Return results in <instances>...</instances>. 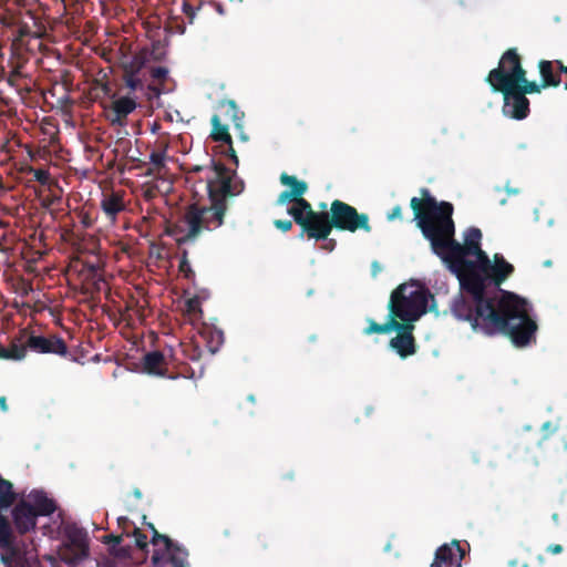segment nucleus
Instances as JSON below:
<instances>
[{
  "mask_svg": "<svg viewBox=\"0 0 567 567\" xmlns=\"http://www.w3.org/2000/svg\"><path fill=\"white\" fill-rule=\"evenodd\" d=\"M274 225L277 229L281 230L282 233H287L292 228V221L289 219H276L274 221Z\"/></svg>",
  "mask_w": 567,
  "mask_h": 567,
  "instance_id": "obj_41",
  "label": "nucleus"
},
{
  "mask_svg": "<svg viewBox=\"0 0 567 567\" xmlns=\"http://www.w3.org/2000/svg\"><path fill=\"white\" fill-rule=\"evenodd\" d=\"M212 132L210 137L215 142H221L225 144H231V135L229 134L228 126L223 124L219 115L214 114L210 120Z\"/></svg>",
  "mask_w": 567,
  "mask_h": 567,
  "instance_id": "obj_26",
  "label": "nucleus"
},
{
  "mask_svg": "<svg viewBox=\"0 0 567 567\" xmlns=\"http://www.w3.org/2000/svg\"><path fill=\"white\" fill-rule=\"evenodd\" d=\"M178 270L186 279H193L195 277V272L190 267L189 260H188V251L186 249H183L181 251V258H179V265Z\"/></svg>",
  "mask_w": 567,
  "mask_h": 567,
  "instance_id": "obj_32",
  "label": "nucleus"
},
{
  "mask_svg": "<svg viewBox=\"0 0 567 567\" xmlns=\"http://www.w3.org/2000/svg\"><path fill=\"white\" fill-rule=\"evenodd\" d=\"M539 74L542 76L543 87H557L561 79L559 73L554 72V62L548 60H540L538 63Z\"/></svg>",
  "mask_w": 567,
  "mask_h": 567,
  "instance_id": "obj_23",
  "label": "nucleus"
},
{
  "mask_svg": "<svg viewBox=\"0 0 567 567\" xmlns=\"http://www.w3.org/2000/svg\"><path fill=\"white\" fill-rule=\"evenodd\" d=\"M137 107L135 99L131 96H121L111 104L107 120L112 126H125L127 116Z\"/></svg>",
  "mask_w": 567,
  "mask_h": 567,
  "instance_id": "obj_18",
  "label": "nucleus"
},
{
  "mask_svg": "<svg viewBox=\"0 0 567 567\" xmlns=\"http://www.w3.org/2000/svg\"><path fill=\"white\" fill-rule=\"evenodd\" d=\"M206 166H202V165H194L192 166L189 169H188V173H199L202 172L203 169H205Z\"/></svg>",
  "mask_w": 567,
  "mask_h": 567,
  "instance_id": "obj_52",
  "label": "nucleus"
},
{
  "mask_svg": "<svg viewBox=\"0 0 567 567\" xmlns=\"http://www.w3.org/2000/svg\"><path fill=\"white\" fill-rule=\"evenodd\" d=\"M12 518L20 535L33 530L37 526V514L32 509L31 502H19L12 509Z\"/></svg>",
  "mask_w": 567,
  "mask_h": 567,
  "instance_id": "obj_17",
  "label": "nucleus"
},
{
  "mask_svg": "<svg viewBox=\"0 0 567 567\" xmlns=\"http://www.w3.org/2000/svg\"><path fill=\"white\" fill-rule=\"evenodd\" d=\"M14 497L12 484L0 477V511L11 506L14 502Z\"/></svg>",
  "mask_w": 567,
  "mask_h": 567,
  "instance_id": "obj_28",
  "label": "nucleus"
},
{
  "mask_svg": "<svg viewBox=\"0 0 567 567\" xmlns=\"http://www.w3.org/2000/svg\"><path fill=\"white\" fill-rule=\"evenodd\" d=\"M368 326L363 329L365 336L373 333L385 334L390 333L399 326V321L393 319V316L388 315V320L384 323H378L373 319H367Z\"/></svg>",
  "mask_w": 567,
  "mask_h": 567,
  "instance_id": "obj_24",
  "label": "nucleus"
},
{
  "mask_svg": "<svg viewBox=\"0 0 567 567\" xmlns=\"http://www.w3.org/2000/svg\"><path fill=\"white\" fill-rule=\"evenodd\" d=\"M248 399H249L251 402H254V400H255L254 395H249V398H248Z\"/></svg>",
  "mask_w": 567,
  "mask_h": 567,
  "instance_id": "obj_58",
  "label": "nucleus"
},
{
  "mask_svg": "<svg viewBox=\"0 0 567 567\" xmlns=\"http://www.w3.org/2000/svg\"><path fill=\"white\" fill-rule=\"evenodd\" d=\"M515 89L523 93L524 96L526 94L540 93L542 89H544L540 84H537L535 81L527 80V72L523 74V80H517L515 84Z\"/></svg>",
  "mask_w": 567,
  "mask_h": 567,
  "instance_id": "obj_30",
  "label": "nucleus"
},
{
  "mask_svg": "<svg viewBox=\"0 0 567 567\" xmlns=\"http://www.w3.org/2000/svg\"><path fill=\"white\" fill-rule=\"evenodd\" d=\"M388 309L400 323L414 324L426 312L427 291L422 287L401 284L391 292Z\"/></svg>",
  "mask_w": 567,
  "mask_h": 567,
  "instance_id": "obj_5",
  "label": "nucleus"
},
{
  "mask_svg": "<svg viewBox=\"0 0 567 567\" xmlns=\"http://www.w3.org/2000/svg\"><path fill=\"white\" fill-rule=\"evenodd\" d=\"M547 551L554 555L560 554L563 551V546L559 544H551L547 547Z\"/></svg>",
  "mask_w": 567,
  "mask_h": 567,
  "instance_id": "obj_45",
  "label": "nucleus"
},
{
  "mask_svg": "<svg viewBox=\"0 0 567 567\" xmlns=\"http://www.w3.org/2000/svg\"><path fill=\"white\" fill-rule=\"evenodd\" d=\"M83 225L85 227H90L91 226V220L87 218V217H84L83 220H82Z\"/></svg>",
  "mask_w": 567,
  "mask_h": 567,
  "instance_id": "obj_55",
  "label": "nucleus"
},
{
  "mask_svg": "<svg viewBox=\"0 0 567 567\" xmlns=\"http://www.w3.org/2000/svg\"><path fill=\"white\" fill-rule=\"evenodd\" d=\"M131 536L134 537L135 546L141 550H146L148 547L147 536L137 527H133Z\"/></svg>",
  "mask_w": 567,
  "mask_h": 567,
  "instance_id": "obj_33",
  "label": "nucleus"
},
{
  "mask_svg": "<svg viewBox=\"0 0 567 567\" xmlns=\"http://www.w3.org/2000/svg\"><path fill=\"white\" fill-rule=\"evenodd\" d=\"M123 540V535H114V534H109V535H105L103 536V543L104 544H107V545H113V546H116V545H120Z\"/></svg>",
  "mask_w": 567,
  "mask_h": 567,
  "instance_id": "obj_42",
  "label": "nucleus"
},
{
  "mask_svg": "<svg viewBox=\"0 0 567 567\" xmlns=\"http://www.w3.org/2000/svg\"><path fill=\"white\" fill-rule=\"evenodd\" d=\"M0 548L9 549L12 553L13 548V537L12 529L9 519L0 514Z\"/></svg>",
  "mask_w": 567,
  "mask_h": 567,
  "instance_id": "obj_27",
  "label": "nucleus"
},
{
  "mask_svg": "<svg viewBox=\"0 0 567 567\" xmlns=\"http://www.w3.org/2000/svg\"><path fill=\"white\" fill-rule=\"evenodd\" d=\"M492 91L503 94V113L505 116L514 120H524L528 116L529 100L515 89V84L513 86H506V89Z\"/></svg>",
  "mask_w": 567,
  "mask_h": 567,
  "instance_id": "obj_10",
  "label": "nucleus"
},
{
  "mask_svg": "<svg viewBox=\"0 0 567 567\" xmlns=\"http://www.w3.org/2000/svg\"><path fill=\"white\" fill-rule=\"evenodd\" d=\"M31 505L33 512L38 516H49L56 509L55 502L49 498L43 492H35L31 494Z\"/></svg>",
  "mask_w": 567,
  "mask_h": 567,
  "instance_id": "obj_22",
  "label": "nucleus"
},
{
  "mask_svg": "<svg viewBox=\"0 0 567 567\" xmlns=\"http://www.w3.org/2000/svg\"><path fill=\"white\" fill-rule=\"evenodd\" d=\"M33 177L37 182L41 183L42 185H45L49 183L50 179V173L47 169L43 168H32Z\"/></svg>",
  "mask_w": 567,
  "mask_h": 567,
  "instance_id": "obj_38",
  "label": "nucleus"
},
{
  "mask_svg": "<svg viewBox=\"0 0 567 567\" xmlns=\"http://www.w3.org/2000/svg\"><path fill=\"white\" fill-rule=\"evenodd\" d=\"M125 196L126 193L123 189L102 193L100 207L111 224H115L118 215L127 209Z\"/></svg>",
  "mask_w": 567,
  "mask_h": 567,
  "instance_id": "obj_14",
  "label": "nucleus"
},
{
  "mask_svg": "<svg viewBox=\"0 0 567 567\" xmlns=\"http://www.w3.org/2000/svg\"><path fill=\"white\" fill-rule=\"evenodd\" d=\"M28 346L29 350L37 353H50L60 357H65L68 354V346L65 341L56 334L44 337L30 333L28 337Z\"/></svg>",
  "mask_w": 567,
  "mask_h": 567,
  "instance_id": "obj_12",
  "label": "nucleus"
},
{
  "mask_svg": "<svg viewBox=\"0 0 567 567\" xmlns=\"http://www.w3.org/2000/svg\"><path fill=\"white\" fill-rule=\"evenodd\" d=\"M143 369L146 373L166 377L167 375V360L163 352L151 351L143 357Z\"/></svg>",
  "mask_w": 567,
  "mask_h": 567,
  "instance_id": "obj_20",
  "label": "nucleus"
},
{
  "mask_svg": "<svg viewBox=\"0 0 567 567\" xmlns=\"http://www.w3.org/2000/svg\"><path fill=\"white\" fill-rule=\"evenodd\" d=\"M122 80L125 86L128 89L130 93L145 90L146 78L122 74Z\"/></svg>",
  "mask_w": 567,
  "mask_h": 567,
  "instance_id": "obj_31",
  "label": "nucleus"
},
{
  "mask_svg": "<svg viewBox=\"0 0 567 567\" xmlns=\"http://www.w3.org/2000/svg\"><path fill=\"white\" fill-rule=\"evenodd\" d=\"M3 23L10 28V38L12 47L16 49L24 48L30 39H37L38 33L27 23L22 22L18 17L11 16L3 18Z\"/></svg>",
  "mask_w": 567,
  "mask_h": 567,
  "instance_id": "obj_16",
  "label": "nucleus"
},
{
  "mask_svg": "<svg viewBox=\"0 0 567 567\" xmlns=\"http://www.w3.org/2000/svg\"><path fill=\"white\" fill-rule=\"evenodd\" d=\"M402 217V208L400 205L394 206L390 213H388V220L392 221Z\"/></svg>",
  "mask_w": 567,
  "mask_h": 567,
  "instance_id": "obj_43",
  "label": "nucleus"
},
{
  "mask_svg": "<svg viewBox=\"0 0 567 567\" xmlns=\"http://www.w3.org/2000/svg\"><path fill=\"white\" fill-rule=\"evenodd\" d=\"M476 260H455L446 268L456 276L460 286L468 296L453 299L451 310L460 320L470 322L472 329L485 336L503 334L517 348L536 341L538 326L529 316L528 302L514 292L499 290L501 297L484 292L483 276L492 261L480 247L468 254Z\"/></svg>",
  "mask_w": 567,
  "mask_h": 567,
  "instance_id": "obj_1",
  "label": "nucleus"
},
{
  "mask_svg": "<svg viewBox=\"0 0 567 567\" xmlns=\"http://www.w3.org/2000/svg\"><path fill=\"white\" fill-rule=\"evenodd\" d=\"M146 95L147 99L151 100L152 97H159L164 93L163 84H145Z\"/></svg>",
  "mask_w": 567,
  "mask_h": 567,
  "instance_id": "obj_37",
  "label": "nucleus"
},
{
  "mask_svg": "<svg viewBox=\"0 0 567 567\" xmlns=\"http://www.w3.org/2000/svg\"><path fill=\"white\" fill-rule=\"evenodd\" d=\"M217 10H218L219 13H223V8H221L220 4L217 6Z\"/></svg>",
  "mask_w": 567,
  "mask_h": 567,
  "instance_id": "obj_57",
  "label": "nucleus"
},
{
  "mask_svg": "<svg viewBox=\"0 0 567 567\" xmlns=\"http://www.w3.org/2000/svg\"><path fill=\"white\" fill-rule=\"evenodd\" d=\"M280 183L288 186L289 189L281 192L277 198V205L292 204L287 209V213L293 218V221L305 229V223H308L316 210L311 204L303 198L308 190V184L305 181L298 179L296 176L282 173L280 175Z\"/></svg>",
  "mask_w": 567,
  "mask_h": 567,
  "instance_id": "obj_6",
  "label": "nucleus"
},
{
  "mask_svg": "<svg viewBox=\"0 0 567 567\" xmlns=\"http://www.w3.org/2000/svg\"><path fill=\"white\" fill-rule=\"evenodd\" d=\"M526 70L516 48L506 50L498 62V66L491 70L485 79L492 90H502L513 86L517 80H523Z\"/></svg>",
  "mask_w": 567,
  "mask_h": 567,
  "instance_id": "obj_7",
  "label": "nucleus"
},
{
  "mask_svg": "<svg viewBox=\"0 0 567 567\" xmlns=\"http://www.w3.org/2000/svg\"><path fill=\"white\" fill-rule=\"evenodd\" d=\"M12 357L13 355H11V353L8 351V347L4 348L0 346V359L12 360Z\"/></svg>",
  "mask_w": 567,
  "mask_h": 567,
  "instance_id": "obj_48",
  "label": "nucleus"
},
{
  "mask_svg": "<svg viewBox=\"0 0 567 567\" xmlns=\"http://www.w3.org/2000/svg\"><path fill=\"white\" fill-rule=\"evenodd\" d=\"M321 212H315L308 223H305V229L300 233L299 237L305 235L309 239L328 240L332 229L355 233L363 230L370 233L372 227L370 225L369 215L359 213L355 207L340 200L334 199L330 205V212H326L327 204H320Z\"/></svg>",
  "mask_w": 567,
  "mask_h": 567,
  "instance_id": "obj_4",
  "label": "nucleus"
},
{
  "mask_svg": "<svg viewBox=\"0 0 567 567\" xmlns=\"http://www.w3.org/2000/svg\"><path fill=\"white\" fill-rule=\"evenodd\" d=\"M152 55L153 51L147 48H143L132 56L126 58L122 62L123 74L146 78L145 69L151 61Z\"/></svg>",
  "mask_w": 567,
  "mask_h": 567,
  "instance_id": "obj_19",
  "label": "nucleus"
},
{
  "mask_svg": "<svg viewBox=\"0 0 567 567\" xmlns=\"http://www.w3.org/2000/svg\"><path fill=\"white\" fill-rule=\"evenodd\" d=\"M146 526L153 534L151 543L154 546H157L159 543L164 545L163 551L154 550L152 563L155 567H188L186 550L174 544L168 536L158 533L154 524L146 523Z\"/></svg>",
  "mask_w": 567,
  "mask_h": 567,
  "instance_id": "obj_8",
  "label": "nucleus"
},
{
  "mask_svg": "<svg viewBox=\"0 0 567 567\" xmlns=\"http://www.w3.org/2000/svg\"><path fill=\"white\" fill-rule=\"evenodd\" d=\"M464 555L465 548L461 546L460 542L452 540L436 549L431 567H462Z\"/></svg>",
  "mask_w": 567,
  "mask_h": 567,
  "instance_id": "obj_13",
  "label": "nucleus"
},
{
  "mask_svg": "<svg viewBox=\"0 0 567 567\" xmlns=\"http://www.w3.org/2000/svg\"><path fill=\"white\" fill-rule=\"evenodd\" d=\"M183 12L189 19V23H193L196 17V8L187 1L183 3Z\"/></svg>",
  "mask_w": 567,
  "mask_h": 567,
  "instance_id": "obj_40",
  "label": "nucleus"
},
{
  "mask_svg": "<svg viewBox=\"0 0 567 567\" xmlns=\"http://www.w3.org/2000/svg\"><path fill=\"white\" fill-rule=\"evenodd\" d=\"M0 410L2 412H7L8 411V404H7L6 396H0Z\"/></svg>",
  "mask_w": 567,
  "mask_h": 567,
  "instance_id": "obj_51",
  "label": "nucleus"
},
{
  "mask_svg": "<svg viewBox=\"0 0 567 567\" xmlns=\"http://www.w3.org/2000/svg\"><path fill=\"white\" fill-rule=\"evenodd\" d=\"M207 168L213 173L206 185L210 206L192 204L177 223L166 227V234L173 237L178 246L194 243L202 229L220 227L224 224L228 200L245 189V184L236 177V172L230 171L224 163L210 158Z\"/></svg>",
  "mask_w": 567,
  "mask_h": 567,
  "instance_id": "obj_2",
  "label": "nucleus"
},
{
  "mask_svg": "<svg viewBox=\"0 0 567 567\" xmlns=\"http://www.w3.org/2000/svg\"><path fill=\"white\" fill-rule=\"evenodd\" d=\"M228 145V150H227V155L234 161L235 165L237 166L238 165V157L236 155V152L233 147V143L231 144H227Z\"/></svg>",
  "mask_w": 567,
  "mask_h": 567,
  "instance_id": "obj_46",
  "label": "nucleus"
},
{
  "mask_svg": "<svg viewBox=\"0 0 567 567\" xmlns=\"http://www.w3.org/2000/svg\"><path fill=\"white\" fill-rule=\"evenodd\" d=\"M150 75L154 79L159 81V83H164V81L168 76V69L165 66H152L150 69Z\"/></svg>",
  "mask_w": 567,
  "mask_h": 567,
  "instance_id": "obj_35",
  "label": "nucleus"
},
{
  "mask_svg": "<svg viewBox=\"0 0 567 567\" xmlns=\"http://www.w3.org/2000/svg\"><path fill=\"white\" fill-rule=\"evenodd\" d=\"M565 89L567 90V82L565 83Z\"/></svg>",
  "mask_w": 567,
  "mask_h": 567,
  "instance_id": "obj_59",
  "label": "nucleus"
},
{
  "mask_svg": "<svg viewBox=\"0 0 567 567\" xmlns=\"http://www.w3.org/2000/svg\"><path fill=\"white\" fill-rule=\"evenodd\" d=\"M200 336L206 341V347L212 354H215L224 343L221 330L206 327L200 331Z\"/></svg>",
  "mask_w": 567,
  "mask_h": 567,
  "instance_id": "obj_25",
  "label": "nucleus"
},
{
  "mask_svg": "<svg viewBox=\"0 0 567 567\" xmlns=\"http://www.w3.org/2000/svg\"><path fill=\"white\" fill-rule=\"evenodd\" d=\"M514 266L506 261L503 255L495 254L493 256V262L483 276L484 292L486 293V288L489 284L499 288V286L514 272Z\"/></svg>",
  "mask_w": 567,
  "mask_h": 567,
  "instance_id": "obj_15",
  "label": "nucleus"
},
{
  "mask_svg": "<svg viewBox=\"0 0 567 567\" xmlns=\"http://www.w3.org/2000/svg\"><path fill=\"white\" fill-rule=\"evenodd\" d=\"M64 535L68 540L66 549L72 550V557H64L68 564H76L89 556V537L84 528L74 523L64 526Z\"/></svg>",
  "mask_w": 567,
  "mask_h": 567,
  "instance_id": "obj_9",
  "label": "nucleus"
},
{
  "mask_svg": "<svg viewBox=\"0 0 567 567\" xmlns=\"http://www.w3.org/2000/svg\"><path fill=\"white\" fill-rule=\"evenodd\" d=\"M167 147V143H161L158 150L153 151L150 154V163L154 166L156 172H159L165 167Z\"/></svg>",
  "mask_w": 567,
  "mask_h": 567,
  "instance_id": "obj_29",
  "label": "nucleus"
},
{
  "mask_svg": "<svg viewBox=\"0 0 567 567\" xmlns=\"http://www.w3.org/2000/svg\"><path fill=\"white\" fill-rule=\"evenodd\" d=\"M223 107H226V113L230 115L231 120L239 125L237 122L240 120L239 110L235 101L229 100L223 103Z\"/></svg>",
  "mask_w": 567,
  "mask_h": 567,
  "instance_id": "obj_36",
  "label": "nucleus"
},
{
  "mask_svg": "<svg viewBox=\"0 0 567 567\" xmlns=\"http://www.w3.org/2000/svg\"><path fill=\"white\" fill-rule=\"evenodd\" d=\"M133 495L136 499H141L142 498V492L140 488H134L133 489Z\"/></svg>",
  "mask_w": 567,
  "mask_h": 567,
  "instance_id": "obj_54",
  "label": "nucleus"
},
{
  "mask_svg": "<svg viewBox=\"0 0 567 567\" xmlns=\"http://www.w3.org/2000/svg\"><path fill=\"white\" fill-rule=\"evenodd\" d=\"M420 193L421 198L413 197L410 202L414 219L423 236L430 241L432 251L445 266L478 250L482 240L481 229L468 228L464 234V244H460L454 238L453 205L449 202L439 203L427 188H421Z\"/></svg>",
  "mask_w": 567,
  "mask_h": 567,
  "instance_id": "obj_3",
  "label": "nucleus"
},
{
  "mask_svg": "<svg viewBox=\"0 0 567 567\" xmlns=\"http://www.w3.org/2000/svg\"><path fill=\"white\" fill-rule=\"evenodd\" d=\"M117 525L122 529V535L131 537L130 527L133 525V523L126 517V516H120L117 518Z\"/></svg>",
  "mask_w": 567,
  "mask_h": 567,
  "instance_id": "obj_39",
  "label": "nucleus"
},
{
  "mask_svg": "<svg viewBox=\"0 0 567 567\" xmlns=\"http://www.w3.org/2000/svg\"><path fill=\"white\" fill-rule=\"evenodd\" d=\"M542 430L545 432L544 437L548 439L550 434L557 431V426L554 425L550 421H547L543 424Z\"/></svg>",
  "mask_w": 567,
  "mask_h": 567,
  "instance_id": "obj_44",
  "label": "nucleus"
},
{
  "mask_svg": "<svg viewBox=\"0 0 567 567\" xmlns=\"http://www.w3.org/2000/svg\"><path fill=\"white\" fill-rule=\"evenodd\" d=\"M336 247V240L334 239H329L326 245L323 246L324 249L329 250V251H332Z\"/></svg>",
  "mask_w": 567,
  "mask_h": 567,
  "instance_id": "obj_50",
  "label": "nucleus"
},
{
  "mask_svg": "<svg viewBox=\"0 0 567 567\" xmlns=\"http://www.w3.org/2000/svg\"><path fill=\"white\" fill-rule=\"evenodd\" d=\"M382 270L381 265L378 261H373L371 265V274L373 277H377L379 272Z\"/></svg>",
  "mask_w": 567,
  "mask_h": 567,
  "instance_id": "obj_47",
  "label": "nucleus"
},
{
  "mask_svg": "<svg viewBox=\"0 0 567 567\" xmlns=\"http://www.w3.org/2000/svg\"><path fill=\"white\" fill-rule=\"evenodd\" d=\"M414 324L400 323L393 331H396V336L392 338L389 346L394 350L401 359H406L417 351L415 338L413 336Z\"/></svg>",
  "mask_w": 567,
  "mask_h": 567,
  "instance_id": "obj_11",
  "label": "nucleus"
},
{
  "mask_svg": "<svg viewBox=\"0 0 567 567\" xmlns=\"http://www.w3.org/2000/svg\"><path fill=\"white\" fill-rule=\"evenodd\" d=\"M189 359L195 361V360H199L200 358V350L198 347H193L192 349V353L188 354Z\"/></svg>",
  "mask_w": 567,
  "mask_h": 567,
  "instance_id": "obj_49",
  "label": "nucleus"
},
{
  "mask_svg": "<svg viewBox=\"0 0 567 567\" xmlns=\"http://www.w3.org/2000/svg\"><path fill=\"white\" fill-rule=\"evenodd\" d=\"M544 266H545V267H550V266H551V260H546V261L544 262Z\"/></svg>",
  "mask_w": 567,
  "mask_h": 567,
  "instance_id": "obj_56",
  "label": "nucleus"
},
{
  "mask_svg": "<svg viewBox=\"0 0 567 567\" xmlns=\"http://www.w3.org/2000/svg\"><path fill=\"white\" fill-rule=\"evenodd\" d=\"M185 312L192 317H197V315H202L200 301L197 297L189 298L185 302Z\"/></svg>",
  "mask_w": 567,
  "mask_h": 567,
  "instance_id": "obj_34",
  "label": "nucleus"
},
{
  "mask_svg": "<svg viewBox=\"0 0 567 567\" xmlns=\"http://www.w3.org/2000/svg\"><path fill=\"white\" fill-rule=\"evenodd\" d=\"M554 63H556V64H557V66H558V69H559V72H561V73H567V66H566V65H564L561 61H558V60H557V61H555Z\"/></svg>",
  "mask_w": 567,
  "mask_h": 567,
  "instance_id": "obj_53",
  "label": "nucleus"
},
{
  "mask_svg": "<svg viewBox=\"0 0 567 567\" xmlns=\"http://www.w3.org/2000/svg\"><path fill=\"white\" fill-rule=\"evenodd\" d=\"M29 336L30 333L28 329H21L19 333L11 339L8 346V351L13 355L12 360L19 361L25 358L27 351L29 350Z\"/></svg>",
  "mask_w": 567,
  "mask_h": 567,
  "instance_id": "obj_21",
  "label": "nucleus"
}]
</instances>
